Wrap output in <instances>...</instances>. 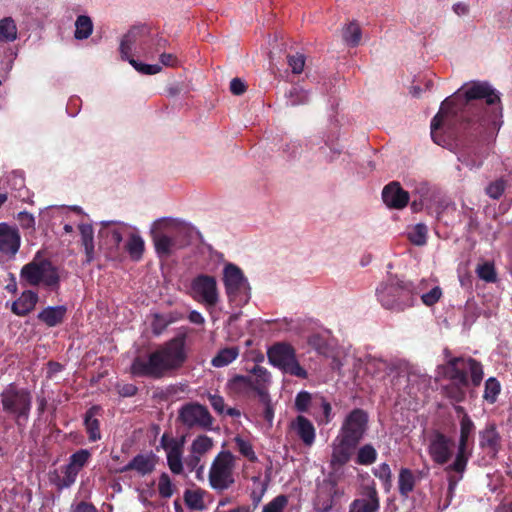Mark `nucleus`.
Instances as JSON below:
<instances>
[{
    "mask_svg": "<svg viewBox=\"0 0 512 512\" xmlns=\"http://www.w3.org/2000/svg\"><path fill=\"white\" fill-rule=\"evenodd\" d=\"M272 384L271 373L263 366L255 365L246 375H234L226 383L230 395L240 399L256 397L265 400Z\"/></svg>",
    "mask_w": 512,
    "mask_h": 512,
    "instance_id": "0eeeda50",
    "label": "nucleus"
},
{
    "mask_svg": "<svg viewBox=\"0 0 512 512\" xmlns=\"http://www.w3.org/2000/svg\"><path fill=\"white\" fill-rule=\"evenodd\" d=\"M267 358L272 366L285 374L300 379L308 377V372L300 365L297 359L296 350L289 343L278 342L273 344L267 350Z\"/></svg>",
    "mask_w": 512,
    "mask_h": 512,
    "instance_id": "ddd939ff",
    "label": "nucleus"
},
{
    "mask_svg": "<svg viewBox=\"0 0 512 512\" xmlns=\"http://www.w3.org/2000/svg\"><path fill=\"white\" fill-rule=\"evenodd\" d=\"M3 411L7 413L17 425L26 423L32 404L31 393L14 384L8 385L0 394Z\"/></svg>",
    "mask_w": 512,
    "mask_h": 512,
    "instance_id": "f8f14e48",
    "label": "nucleus"
},
{
    "mask_svg": "<svg viewBox=\"0 0 512 512\" xmlns=\"http://www.w3.org/2000/svg\"><path fill=\"white\" fill-rule=\"evenodd\" d=\"M179 419L188 428H201L210 430L213 418L208 409L198 403H188L181 407Z\"/></svg>",
    "mask_w": 512,
    "mask_h": 512,
    "instance_id": "6ab92c4d",
    "label": "nucleus"
},
{
    "mask_svg": "<svg viewBox=\"0 0 512 512\" xmlns=\"http://www.w3.org/2000/svg\"><path fill=\"white\" fill-rule=\"evenodd\" d=\"M485 158L486 153L477 147L464 150L458 155V160L470 169L480 168Z\"/></svg>",
    "mask_w": 512,
    "mask_h": 512,
    "instance_id": "f704fd0d",
    "label": "nucleus"
},
{
    "mask_svg": "<svg viewBox=\"0 0 512 512\" xmlns=\"http://www.w3.org/2000/svg\"><path fill=\"white\" fill-rule=\"evenodd\" d=\"M171 321L168 320L163 315H154L153 321L151 323L152 332L155 335H160L162 332L166 329V327L169 325Z\"/></svg>",
    "mask_w": 512,
    "mask_h": 512,
    "instance_id": "774afa93",
    "label": "nucleus"
},
{
    "mask_svg": "<svg viewBox=\"0 0 512 512\" xmlns=\"http://www.w3.org/2000/svg\"><path fill=\"white\" fill-rule=\"evenodd\" d=\"M234 443L239 451V453L245 457L250 462H257L258 457L253 449V446L249 440L242 438L241 436H236L234 438Z\"/></svg>",
    "mask_w": 512,
    "mask_h": 512,
    "instance_id": "8fccbe9b",
    "label": "nucleus"
},
{
    "mask_svg": "<svg viewBox=\"0 0 512 512\" xmlns=\"http://www.w3.org/2000/svg\"><path fill=\"white\" fill-rule=\"evenodd\" d=\"M427 452L435 464L446 465V468L456 456L457 443L452 437L440 431H434L428 437Z\"/></svg>",
    "mask_w": 512,
    "mask_h": 512,
    "instance_id": "dca6fc26",
    "label": "nucleus"
},
{
    "mask_svg": "<svg viewBox=\"0 0 512 512\" xmlns=\"http://www.w3.org/2000/svg\"><path fill=\"white\" fill-rule=\"evenodd\" d=\"M222 282L230 307L243 308L251 299V286L242 269L234 263L224 264Z\"/></svg>",
    "mask_w": 512,
    "mask_h": 512,
    "instance_id": "1a4fd4ad",
    "label": "nucleus"
},
{
    "mask_svg": "<svg viewBox=\"0 0 512 512\" xmlns=\"http://www.w3.org/2000/svg\"><path fill=\"white\" fill-rule=\"evenodd\" d=\"M91 458V452L88 449H80L74 452L67 464L74 468L78 473L85 467Z\"/></svg>",
    "mask_w": 512,
    "mask_h": 512,
    "instance_id": "3c124183",
    "label": "nucleus"
},
{
    "mask_svg": "<svg viewBox=\"0 0 512 512\" xmlns=\"http://www.w3.org/2000/svg\"><path fill=\"white\" fill-rule=\"evenodd\" d=\"M338 140V132L334 131L321 139L319 137H313L309 140V145L311 148L315 145H319L320 142H323V145L319 147V150L322 154L326 155L329 161L334 160L337 156H339L343 150V147L337 142Z\"/></svg>",
    "mask_w": 512,
    "mask_h": 512,
    "instance_id": "393cba45",
    "label": "nucleus"
},
{
    "mask_svg": "<svg viewBox=\"0 0 512 512\" xmlns=\"http://www.w3.org/2000/svg\"><path fill=\"white\" fill-rule=\"evenodd\" d=\"M155 463L151 456L138 454L127 465L119 469V472L135 470L141 475H147L154 470Z\"/></svg>",
    "mask_w": 512,
    "mask_h": 512,
    "instance_id": "7c9ffc66",
    "label": "nucleus"
},
{
    "mask_svg": "<svg viewBox=\"0 0 512 512\" xmlns=\"http://www.w3.org/2000/svg\"><path fill=\"white\" fill-rule=\"evenodd\" d=\"M312 403V395L308 391H300L295 397V408L299 412H307Z\"/></svg>",
    "mask_w": 512,
    "mask_h": 512,
    "instance_id": "e2e57ef3",
    "label": "nucleus"
},
{
    "mask_svg": "<svg viewBox=\"0 0 512 512\" xmlns=\"http://www.w3.org/2000/svg\"><path fill=\"white\" fill-rule=\"evenodd\" d=\"M150 43V28L145 25L131 28L122 38L120 52L122 58L130 61L131 58L139 57L143 47Z\"/></svg>",
    "mask_w": 512,
    "mask_h": 512,
    "instance_id": "a211bd4d",
    "label": "nucleus"
},
{
    "mask_svg": "<svg viewBox=\"0 0 512 512\" xmlns=\"http://www.w3.org/2000/svg\"><path fill=\"white\" fill-rule=\"evenodd\" d=\"M62 475H57L54 479V484L58 489H65L71 487L77 479L78 472L69 464L61 468Z\"/></svg>",
    "mask_w": 512,
    "mask_h": 512,
    "instance_id": "a19ab883",
    "label": "nucleus"
},
{
    "mask_svg": "<svg viewBox=\"0 0 512 512\" xmlns=\"http://www.w3.org/2000/svg\"><path fill=\"white\" fill-rule=\"evenodd\" d=\"M185 360V343L180 338H174L146 355L137 356L130 371L136 377L160 379L179 369Z\"/></svg>",
    "mask_w": 512,
    "mask_h": 512,
    "instance_id": "f03ea898",
    "label": "nucleus"
},
{
    "mask_svg": "<svg viewBox=\"0 0 512 512\" xmlns=\"http://www.w3.org/2000/svg\"><path fill=\"white\" fill-rule=\"evenodd\" d=\"M81 242L85 250L87 262L94 258V229L91 224H80Z\"/></svg>",
    "mask_w": 512,
    "mask_h": 512,
    "instance_id": "58836bf2",
    "label": "nucleus"
},
{
    "mask_svg": "<svg viewBox=\"0 0 512 512\" xmlns=\"http://www.w3.org/2000/svg\"><path fill=\"white\" fill-rule=\"evenodd\" d=\"M21 245V236L16 226L0 223V261L15 257Z\"/></svg>",
    "mask_w": 512,
    "mask_h": 512,
    "instance_id": "aec40b11",
    "label": "nucleus"
},
{
    "mask_svg": "<svg viewBox=\"0 0 512 512\" xmlns=\"http://www.w3.org/2000/svg\"><path fill=\"white\" fill-rule=\"evenodd\" d=\"M184 500L190 509L202 510L204 508L203 495L199 490H186Z\"/></svg>",
    "mask_w": 512,
    "mask_h": 512,
    "instance_id": "864d4df0",
    "label": "nucleus"
},
{
    "mask_svg": "<svg viewBox=\"0 0 512 512\" xmlns=\"http://www.w3.org/2000/svg\"><path fill=\"white\" fill-rule=\"evenodd\" d=\"M428 228L423 223H418L407 228V237L414 245L422 246L427 241Z\"/></svg>",
    "mask_w": 512,
    "mask_h": 512,
    "instance_id": "37998d69",
    "label": "nucleus"
},
{
    "mask_svg": "<svg viewBox=\"0 0 512 512\" xmlns=\"http://www.w3.org/2000/svg\"><path fill=\"white\" fill-rule=\"evenodd\" d=\"M412 293L415 305L420 298L422 303L428 307L436 304L442 296L441 288L429 279L412 280Z\"/></svg>",
    "mask_w": 512,
    "mask_h": 512,
    "instance_id": "4be33fe9",
    "label": "nucleus"
},
{
    "mask_svg": "<svg viewBox=\"0 0 512 512\" xmlns=\"http://www.w3.org/2000/svg\"><path fill=\"white\" fill-rule=\"evenodd\" d=\"M342 35L347 45L351 47L357 46L362 35L360 26L356 22H351L343 29Z\"/></svg>",
    "mask_w": 512,
    "mask_h": 512,
    "instance_id": "09e8293b",
    "label": "nucleus"
},
{
    "mask_svg": "<svg viewBox=\"0 0 512 512\" xmlns=\"http://www.w3.org/2000/svg\"><path fill=\"white\" fill-rule=\"evenodd\" d=\"M235 458L230 451L220 452L212 462L209 482L215 490H226L234 483Z\"/></svg>",
    "mask_w": 512,
    "mask_h": 512,
    "instance_id": "2eb2a0df",
    "label": "nucleus"
},
{
    "mask_svg": "<svg viewBox=\"0 0 512 512\" xmlns=\"http://www.w3.org/2000/svg\"><path fill=\"white\" fill-rule=\"evenodd\" d=\"M479 445L488 454L495 456L501 446V436L494 423H488L479 433Z\"/></svg>",
    "mask_w": 512,
    "mask_h": 512,
    "instance_id": "a878e982",
    "label": "nucleus"
},
{
    "mask_svg": "<svg viewBox=\"0 0 512 512\" xmlns=\"http://www.w3.org/2000/svg\"><path fill=\"white\" fill-rule=\"evenodd\" d=\"M212 447L213 440L206 435H200L192 441L190 452L202 457L208 453Z\"/></svg>",
    "mask_w": 512,
    "mask_h": 512,
    "instance_id": "de8ad7c7",
    "label": "nucleus"
},
{
    "mask_svg": "<svg viewBox=\"0 0 512 512\" xmlns=\"http://www.w3.org/2000/svg\"><path fill=\"white\" fill-rule=\"evenodd\" d=\"M412 293V280L390 278L376 289L377 300L381 306L393 312H403L415 306Z\"/></svg>",
    "mask_w": 512,
    "mask_h": 512,
    "instance_id": "6e6552de",
    "label": "nucleus"
},
{
    "mask_svg": "<svg viewBox=\"0 0 512 512\" xmlns=\"http://www.w3.org/2000/svg\"><path fill=\"white\" fill-rule=\"evenodd\" d=\"M308 344L314 350H316L319 354L324 355L326 357H332V361L334 357L338 356L339 360H343V352L344 350L337 351L336 354L331 353V347L328 341L321 336L320 334H313L308 338Z\"/></svg>",
    "mask_w": 512,
    "mask_h": 512,
    "instance_id": "c9c22d12",
    "label": "nucleus"
},
{
    "mask_svg": "<svg viewBox=\"0 0 512 512\" xmlns=\"http://www.w3.org/2000/svg\"><path fill=\"white\" fill-rule=\"evenodd\" d=\"M377 459V451L371 444L361 446L356 455V463L359 465H371Z\"/></svg>",
    "mask_w": 512,
    "mask_h": 512,
    "instance_id": "49530a36",
    "label": "nucleus"
},
{
    "mask_svg": "<svg viewBox=\"0 0 512 512\" xmlns=\"http://www.w3.org/2000/svg\"><path fill=\"white\" fill-rule=\"evenodd\" d=\"M332 368L341 371L344 368H352L356 375H359L361 370L364 373L383 378L385 375L390 374L393 365L384 359L372 356H366L364 359L356 357L354 353L347 351L343 352V360H339L338 356L334 357Z\"/></svg>",
    "mask_w": 512,
    "mask_h": 512,
    "instance_id": "9b49d317",
    "label": "nucleus"
},
{
    "mask_svg": "<svg viewBox=\"0 0 512 512\" xmlns=\"http://www.w3.org/2000/svg\"><path fill=\"white\" fill-rule=\"evenodd\" d=\"M374 475L382 481L386 491H389L392 486V473L390 466L387 463L380 464L375 470Z\"/></svg>",
    "mask_w": 512,
    "mask_h": 512,
    "instance_id": "6e6d98bb",
    "label": "nucleus"
},
{
    "mask_svg": "<svg viewBox=\"0 0 512 512\" xmlns=\"http://www.w3.org/2000/svg\"><path fill=\"white\" fill-rule=\"evenodd\" d=\"M158 491L162 498H170L174 493V486L167 473H162L158 481Z\"/></svg>",
    "mask_w": 512,
    "mask_h": 512,
    "instance_id": "13d9d810",
    "label": "nucleus"
},
{
    "mask_svg": "<svg viewBox=\"0 0 512 512\" xmlns=\"http://www.w3.org/2000/svg\"><path fill=\"white\" fill-rule=\"evenodd\" d=\"M67 312V308L63 305L48 306L38 314V319L49 327L60 324Z\"/></svg>",
    "mask_w": 512,
    "mask_h": 512,
    "instance_id": "473e14b6",
    "label": "nucleus"
},
{
    "mask_svg": "<svg viewBox=\"0 0 512 512\" xmlns=\"http://www.w3.org/2000/svg\"><path fill=\"white\" fill-rule=\"evenodd\" d=\"M20 283L23 286H40L57 291L60 286L58 269L46 259H33L20 271Z\"/></svg>",
    "mask_w": 512,
    "mask_h": 512,
    "instance_id": "9d476101",
    "label": "nucleus"
},
{
    "mask_svg": "<svg viewBox=\"0 0 512 512\" xmlns=\"http://www.w3.org/2000/svg\"><path fill=\"white\" fill-rule=\"evenodd\" d=\"M287 105L298 106L308 103L309 92L300 86H293L286 93Z\"/></svg>",
    "mask_w": 512,
    "mask_h": 512,
    "instance_id": "a18cd8bd",
    "label": "nucleus"
},
{
    "mask_svg": "<svg viewBox=\"0 0 512 512\" xmlns=\"http://www.w3.org/2000/svg\"><path fill=\"white\" fill-rule=\"evenodd\" d=\"M460 435L457 442V452L454 460L444 471L448 481L447 500L443 506L446 509L454 496L458 483L463 479L468 461L471 457L470 441L473 440L475 425L469 415H463L459 421Z\"/></svg>",
    "mask_w": 512,
    "mask_h": 512,
    "instance_id": "423d86ee",
    "label": "nucleus"
},
{
    "mask_svg": "<svg viewBox=\"0 0 512 512\" xmlns=\"http://www.w3.org/2000/svg\"><path fill=\"white\" fill-rule=\"evenodd\" d=\"M185 439H176L163 434L161 446L166 452L167 464L173 474L180 475L183 472V452Z\"/></svg>",
    "mask_w": 512,
    "mask_h": 512,
    "instance_id": "412c9836",
    "label": "nucleus"
},
{
    "mask_svg": "<svg viewBox=\"0 0 512 512\" xmlns=\"http://www.w3.org/2000/svg\"><path fill=\"white\" fill-rule=\"evenodd\" d=\"M240 349L237 346H230L220 349L212 358L211 364L216 368L228 366L239 356Z\"/></svg>",
    "mask_w": 512,
    "mask_h": 512,
    "instance_id": "e433bc0d",
    "label": "nucleus"
},
{
    "mask_svg": "<svg viewBox=\"0 0 512 512\" xmlns=\"http://www.w3.org/2000/svg\"><path fill=\"white\" fill-rule=\"evenodd\" d=\"M502 111L501 94L490 83H465L441 103L431 121L432 140L452 149L460 131L495 138L503 124Z\"/></svg>",
    "mask_w": 512,
    "mask_h": 512,
    "instance_id": "f257e3e1",
    "label": "nucleus"
},
{
    "mask_svg": "<svg viewBox=\"0 0 512 512\" xmlns=\"http://www.w3.org/2000/svg\"><path fill=\"white\" fill-rule=\"evenodd\" d=\"M500 390H501V386H500L499 381L494 377H490L485 382L483 398L487 402L493 404L497 400Z\"/></svg>",
    "mask_w": 512,
    "mask_h": 512,
    "instance_id": "603ef678",
    "label": "nucleus"
},
{
    "mask_svg": "<svg viewBox=\"0 0 512 512\" xmlns=\"http://www.w3.org/2000/svg\"><path fill=\"white\" fill-rule=\"evenodd\" d=\"M382 199L388 207L402 209L409 201V194L401 188L399 183L391 182L384 187Z\"/></svg>",
    "mask_w": 512,
    "mask_h": 512,
    "instance_id": "b1692460",
    "label": "nucleus"
},
{
    "mask_svg": "<svg viewBox=\"0 0 512 512\" xmlns=\"http://www.w3.org/2000/svg\"><path fill=\"white\" fill-rule=\"evenodd\" d=\"M168 42L165 38L155 34L150 29V43L143 47V50L140 51V56L146 60L155 59L161 50L165 49Z\"/></svg>",
    "mask_w": 512,
    "mask_h": 512,
    "instance_id": "72a5a7b5",
    "label": "nucleus"
},
{
    "mask_svg": "<svg viewBox=\"0 0 512 512\" xmlns=\"http://www.w3.org/2000/svg\"><path fill=\"white\" fill-rule=\"evenodd\" d=\"M316 403H319V406L322 411V416L318 420L319 423L328 424L333 418L331 404L323 397H319L317 400H315V404Z\"/></svg>",
    "mask_w": 512,
    "mask_h": 512,
    "instance_id": "0e129e2a",
    "label": "nucleus"
},
{
    "mask_svg": "<svg viewBox=\"0 0 512 512\" xmlns=\"http://www.w3.org/2000/svg\"><path fill=\"white\" fill-rule=\"evenodd\" d=\"M283 154L289 159H295L300 156L302 152L301 143L297 140H290L282 147Z\"/></svg>",
    "mask_w": 512,
    "mask_h": 512,
    "instance_id": "680f3d73",
    "label": "nucleus"
},
{
    "mask_svg": "<svg viewBox=\"0 0 512 512\" xmlns=\"http://www.w3.org/2000/svg\"><path fill=\"white\" fill-rule=\"evenodd\" d=\"M416 477L412 470L401 468L398 475V490L403 498H408L414 490Z\"/></svg>",
    "mask_w": 512,
    "mask_h": 512,
    "instance_id": "4c0bfd02",
    "label": "nucleus"
},
{
    "mask_svg": "<svg viewBox=\"0 0 512 512\" xmlns=\"http://www.w3.org/2000/svg\"><path fill=\"white\" fill-rule=\"evenodd\" d=\"M129 63L141 74L144 75H155L161 72L162 66L160 64H146L137 61L135 58H131Z\"/></svg>",
    "mask_w": 512,
    "mask_h": 512,
    "instance_id": "4d7b16f0",
    "label": "nucleus"
},
{
    "mask_svg": "<svg viewBox=\"0 0 512 512\" xmlns=\"http://www.w3.org/2000/svg\"><path fill=\"white\" fill-rule=\"evenodd\" d=\"M438 374L451 380V383L445 387V391L447 397L455 402L464 400L469 375L476 386L483 378L481 364L475 359L465 357L449 359L446 365L438 367Z\"/></svg>",
    "mask_w": 512,
    "mask_h": 512,
    "instance_id": "39448f33",
    "label": "nucleus"
},
{
    "mask_svg": "<svg viewBox=\"0 0 512 512\" xmlns=\"http://www.w3.org/2000/svg\"><path fill=\"white\" fill-rule=\"evenodd\" d=\"M18 37L17 25L12 17L0 20V42H13Z\"/></svg>",
    "mask_w": 512,
    "mask_h": 512,
    "instance_id": "ea45409f",
    "label": "nucleus"
},
{
    "mask_svg": "<svg viewBox=\"0 0 512 512\" xmlns=\"http://www.w3.org/2000/svg\"><path fill=\"white\" fill-rule=\"evenodd\" d=\"M93 32V22L87 15H80L75 21L74 36L77 40L87 39Z\"/></svg>",
    "mask_w": 512,
    "mask_h": 512,
    "instance_id": "79ce46f5",
    "label": "nucleus"
},
{
    "mask_svg": "<svg viewBox=\"0 0 512 512\" xmlns=\"http://www.w3.org/2000/svg\"><path fill=\"white\" fill-rule=\"evenodd\" d=\"M288 497L286 495H278L263 506L262 512H288Z\"/></svg>",
    "mask_w": 512,
    "mask_h": 512,
    "instance_id": "5fc2aeb1",
    "label": "nucleus"
},
{
    "mask_svg": "<svg viewBox=\"0 0 512 512\" xmlns=\"http://www.w3.org/2000/svg\"><path fill=\"white\" fill-rule=\"evenodd\" d=\"M288 65L294 74H300L305 66V57L301 53L288 55Z\"/></svg>",
    "mask_w": 512,
    "mask_h": 512,
    "instance_id": "69168bd1",
    "label": "nucleus"
},
{
    "mask_svg": "<svg viewBox=\"0 0 512 512\" xmlns=\"http://www.w3.org/2000/svg\"><path fill=\"white\" fill-rule=\"evenodd\" d=\"M379 509V499L377 491L370 489L365 498L355 499L351 505L349 512H375Z\"/></svg>",
    "mask_w": 512,
    "mask_h": 512,
    "instance_id": "c756f323",
    "label": "nucleus"
},
{
    "mask_svg": "<svg viewBox=\"0 0 512 512\" xmlns=\"http://www.w3.org/2000/svg\"><path fill=\"white\" fill-rule=\"evenodd\" d=\"M100 224L99 238L115 248L119 247L124 235L132 228V225L121 221H102Z\"/></svg>",
    "mask_w": 512,
    "mask_h": 512,
    "instance_id": "5701e85b",
    "label": "nucleus"
},
{
    "mask_svg": "<svg viewBox=\"0 0 512 512\" xmlns=\"http://www.w3.org/2000/svg\"><path fill=\"white\" fill-rule=\"evenodd\" d=\"M159 57V63L162 67H178L180 64L179 59L177 56L173 53H166L165 49L161 50V52L158 54Z\"/></svg>",
    "mask_w": 512,
    "mask_h": 512,
    "instance_id": "338daca9",
    "label": "nucleus"
},
{
    "mask_svg": "<svg viewBox=\"0 0 512 512\" xmlns=\"http://www.w3.org/2000/svg\"><path fill=\"white\" fill-rule=\"evenodd\" d=\"M368 426V415L362 409L352 410L344 419L338 435L332 443L331 464H346L359 442L363 439Z\"/></svg>",
    "mask_w": 512,
    "mask_h": 512,
    "instance_id": "20e7f679",
    "label": "nucleus"
},
{
    "mask_svg": "<svg viewBox=\"0 0 512 512\" xmlns=\"http://www.w3.org/2000/svg\"><path fill=\"white\" fill-rule=\"evenodd\" d=\"M189 295L207 309L214 308L220 300L216 278L204 273L198 274L190 282Z\"/></svg>",
    "mask_w": 512,
    "mask_h": 512,
    "instance_id": "4468645a",
    "label": "nucleus"
},
{
    "mask_svg": "<svg viewBox=\"0 0 512 512\" xmlns=\"http://www.w3.org/2000/svg\"><path fill=\"white\" fill-rule=\"evenodd\" d=\"M38 294L32 290L24 291L21 296L13 302L12 311L18 316H25L31 312L38 302Z\"/></svg>",
    "mask_w": 512,
    "mask_h": 512,
    "instance_id": "c85d7f7f",
    "label": "nucleus"
},
{
    "mask_svg": "<svg viewBox=\"0 0 512 512\" xmlns=\"http://www.w3.org/2000/svg\"><path fill=\"white\" fill-rule=\"evenodd\" d=\"M344 495L335 478L332 476L324 479L317 485L316 497L313 507L316 512H331Z\"/></svg>",
    "mask_w": 512,
    "mask_h": 512,
    "instance_id": "f3484780",
    "label": "nucleus"
},
{
    "mask_svg": "<svg viewBox=\"0 0 512 512\" xmlns=\"http://www.w3.org/2000/svg\"><path fill=\"white\" fill-rule=\"evenodd\" d=\"M99 411V406H92L86 411L84 416V425L88 434V438L91 442H95L101 439L100 423L96 418Z\"/></svg>",
    "mask_w": 512,
    "mask_h": 512,
    "instance_id": "2f4dec72",
    "label": "nucleus"
},
{
    "mask_svg": "<svg viewBox=\"0 0 512 512\" xmlns=\"http://www.w3.org/2000/svg\"><path fill=\"white\" fill-rule=\"evenodd\" d=\"M506 182L503 179H497L491 182L485 189L486 194L492 199H499L504 193Z\"/></svg>",
    "mask_w": 512,
    "mask_h": 512,
    "instance_id": "052dcab7",
    "label": "nucleus"
},
{
    "mask_svg": "<svg viewBox=\"0 0 512 512\" xmlns=\"http://www.w3.org/2000/svg\"><path fill=\"white\" fill-rule=\"evenodd\" d=\"M253 487L251 488L250 498L254 507H257L262 501L267 490V483L261 480L260 475L251 477Z\"/></svg>",
    "mask_w": 512,
    "mask_h": 512,
    "instance_id": "c03bdc74",
    "label": "nucleus"
},
{
    "mask_svg": "<svg viewBox=\"0 0 512 512\" xmlns=\"http://www.w3.org/2000/svg\"><path fill=\"white\" fill-rule=\"evenodd\" d=\"M476 273L480 279L488 283H493L496 281V272L492 263L485 262L478 265Z\"/></svg>",
    "mask_w": 512,
    "mask_h": 512,
    "instance_id": "bf43d9fd",
    "label": "nucleus"
},
{
    "mask_svg": "<svg viewBox=\"0 0 512 512\" xmlns=\"http://www.w3.org/2000/svg\"><path fill=\"white\" fill-rule=\"evenodd\" d=\"M196 228L189 222L174 217H161L152 222L150 237L159 258L167 259L191 238Z\"/></svg>",
    "mask_w": 512,
    "mask_h": 512,
    "instance_id": "7ed1b4c3",
    "label": "nucleus"
},
{
    "mask_svg": "<svg viewBox=\"0 0 512 512\" xmlns=\"http://www.w3.org/2000/svg\"><path fill=\"white\" fill-rule=\"evenodd\" d=\"M127 233V241L125 243V250L132 260L138 261L142 258L145 250V241L140 235L139 230L132 226Z\"/></svg>",
    "mask_w": 512,
    "mask_h": 512,
    "instance_id": "cd10ccee",
    "label": "nucleus"
},
{
    "mask_svg": "<svg viewBox=\"0 0 512 512\" xmlns=\"http://www.w3.org/2000/svg\"><path fill=\"white\" fill-rule=\"evenodd\" d=\"M291 428L304 445L309 447L313 445L316 433L314 425L310 420L304 416H297L296 419L291 423Z\"/></svg>",
    "mask_w": 512,
    "mask_h": 512,
    "instance_id": "bb28decb",
    "label": "nucleus"
}]
</instances>
